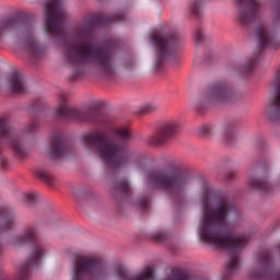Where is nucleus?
<instances>
[{
  "label": "nucleus",
  "instance_id": "423d86ee",
  "mask_svg": "<svg viewBox=\"0 0 280 280\" xmlns=\"http://www.w3.org/2000/svg\"><path fill=\"white\" fill-rule=\"evenodd\" d=\"M148 178L153 189H162L172 196L173 205L177 207V209L185 207V203L187 202L185 198V188L187 187V183H189V174L185 171H175L168 175L150 173Z\"/></svg>",
  "mask_w": 280,
  "mask_h": 280
},
{
  "label": "nucleus",
  "instance_id": "20e7f679",
  "mask_svg": "<svg viewBox=\"0 0 280 280\" xmlns=\"http://www.w3.org/2000/svg\"><path fill=\"white\" fill-rule=\"evenodd\" d=\"M36 24V15L27 13H19L0 19V40L7 32L21 30L24 36L22 49L31 54L35 60L43 56V47L38 45L34 38V25Z\"/></svg>",
  "mask_w": 280,
  "mask_h": 280
},
{
  "label": "nucleus",
  "instance_id": "7ed1b4c3",
  "mask_svg": "<svg viewBox=\"0 0 280 280\" xmlns=\"http://www.w3.org/2000/svg\"><path fill=\"white\" fill-rule=\"evenodd\" d=\"M114 137L120 142H110L104 133L97 131L85 135L83 141L96 147L106 165L119 167V165H126L130 161L128 141L132 139V132L128 128H118L114 130Z\"/></svg>",
  "mask_w": 280,
  "mask_h": 280
},
{
  "label": "nucleus",
  "instance_id": "4c0bfd02",
  "mask_svg": "<svg viewBox=\"0 0 280 280\" xmlns=\"http://www.w3.org/2000/svg\"><path fill=\"white\" fill-rule=\"evenodd\" d=\"M211 58H213V54L207 55L206 61L208 62V65L211 62Z\"/></svg>",
  "mask_w": 280,
  "mask_h": 280
},
{
  "label": "nucleus",
  "instance_id": "c756f323",
  "mask_svg": "<svg viewBox=\"0 0 280 280\" xmlns=\"http://www.w3.org/2000/svg\"><path fill=\"white\" fill-rule=\"evenodd\" d=\"M208 40H211V38L202 34V28H197L195 32L196 45H202L203 43H208Z\"/></svg>",
  "mask_w": 280,
  "mask_h": 280
},
{
  "label": "nucleus",
  "instance_id": "b1692460",
  "mask_svg": "<svg viewBox=\"0 0 280 280\" xmlns=\"http://www.w3.org/2000/svg\"><path fill=\"white\" fill-rule=\"evenodd\" d=\"M34 176L42 180V183H45V185H48V187H51L54 185L55 177L54 175L49 174V172L43 170V168H36L33 172Z\"/></svg>",
  "mask_w": 280,
  "mask_h": 280
},
{
  "label": "nucleus",
  "instance_id": "2f4dec72",
  "mask_svg": "<svg viewBox=\"0 0 280 280\" xmlns=\"http://www.w3.org/2000/svg\"><path fill=\"white\" fill-rule=\"evenodd\" d=\"M25 202H26L27 207H34V205H36V202H38V196L34 195L32 192H28L25 195Z\"/></svg>",
  "mask_w": 280,
  "mask_h": 280
},
{
  "label": "nucleus",
  "instance_id": "f03ea898",
  "mask_svg": "<svg viewBox=\"0 0 280 280\" xmlns=\"http://www.w3.org/2000/svg\"><path fill=\"white\" fill-rule=\"evenodd\" d=\"M62 0H51L46 12V32L50 36L58 38L60 36L63 47L67 49L66 61L74 65L70 75V82H75L80 78H84L86 67L84 62H92L94 67L102 73L106 80H113L117 75V66L113 59V51L117 50V43L107 40L105 45H97L91 40L71 42L65 36L60 28L65 21V14L60 10Z\"/></svg>",
  "mask_w": 280,
  "mask_h": 280
},
{
  "label": "nucleus",
  "instance_id": "a19ab883",
  "mask_svg": "<svg viewBox=\"0 0 280 280\" xmlns=\"http://www.w3.org/2000/svg\"><path fill=\"white\" fill-rule=\"evenodd\" d=\"M278 19H280V2H279V5H278Z\"/></svg>",
  "mask_w": 280,
  "mask_h": 280
},
{
  "label": "nucleus",
  "instance_id": "f3484780",
  "mask_svg": "<svg viewBox=\"0 0 280 280\" xmlns=\"http://www.w3.org/2000/svg\"><path fill=\"white\" fill-rule=\"evenodd\" d=\"M112 196L118 207H124L128 205L132 197L130 196V183L128 179L124 178L119 182L118 186L114 187L112 190Z\"/></svg>",
  "mask_w": 280,
  "mask_h": 280
},
{
  "label": "nucleus",
  "instance_id": "e433bc0d",
  "mask_svg": "<svg viewBox=\"0 0 280 280\" xmlns=\"http://www.w3.org/2000/svg\"><path fill=\"white\" fill-rule=\"evenodd\" d=\"M257 148H259V150H264V148H266V140H264V139L258 140Z\"/></svg>",
  "mask_w": 280,
  "mask_h": 280
},
{
  "label": "nucleus",
  "instance_id": "c9c22d12",
  "mask_svg": "<svg viewBox=\"0 0 280 280\" xmlns=\"http://www.w3.org/2000/svg\"><path fill=\"white\" fill-rule=\"evenodd\" d=\"M0 165L2 167V170H8V160L4 156L0 158Z\"/></svg>",
  "mask_w": 280,
  "mask_h": 280
},
{
  "label": "nucleus",
  "instance_id": "cd10ccee",
  "mask_svg": "<svg viewBox=\"0 0 280 280\" xmlns=\"http://www.w3.org/2000/svg\"><path fill=\"white\" fill-rule=\"evenodd\" d=\"M154 279V269L152 267H145L142 273L138 275L133 280H150Z\"/></svg>",
  "mask_w": 280,
  "mask_h": 280
},
{
  "label": "nucleus",
  "instance_id": "f8f14e48",
  "mask_svg": "<svg viewBox=\"0 0 280 280\" xmlns=\"http://www.w3.org/2000/svg\"><path fill=\"white\" fill-rule=\"evenodd\" d=\"M86 275H91L94 279L104 278V264L100 258L86 256L75 258L72 280H84Z\"/></svg>",
  "mask_w": 280,
  "mask_h": 280
},
{
  "label": "nucleus",
  "instance_id": "ddd939ff",
  "mask_svg": "<svg viewBox=\"0 0 280 280\" xmlns=\"http://www.w3.org/2000/svg\"><path fill=\"white\" fill-rule=\"evenodd\" d=\"M178 132H180V124L174 120L166 121L156 127L155 135L149 136L147 143L152 148H163L167 145Z\"/></svg>",
  "mask_w": 280,
  "mask_h": 280
},
{
  "label": "nucleus",
  "instance_id": "72a5a7b5",
  "mask_svg": "<svg viewBox=\"0 0 280 280\" xmlns=\"http://www.w3.org/2000/svg\"><path fill=\"white\" fill-rule=\"evenodd\" d=\"M224 178L230 183V180H233L235 178V172L229 171L228 173H225Z\"/></svg>",
  "mask_w": 280,
  "mask_h": 280
},
{
  "label": "nucleus",
  "instance_id": "473e14b6",
  "mask_svg": "<svg viewBox=\"0 0 280 280\" xmlns=\"http://www.w3.org/2000/svg\"><path fill=\"white\" fill-rule=\"evenodd\" d=\"M199 132H200V135L209 137L210 135H213V126H211V125H202L199 128Z\"/></svg>",
  "mask_w": 280,
  "mask_h": 280
},
{
  "label": "nucleus",
  "instance_id": "393cba45",
  "mask_svg": "<svg viewBox=\"0 0 280 280\" xmlns=\"http://www.w3.org/2000/svg\"><path fill=\"white\" fill-rule=\"evenodd\" d=\"M202 0H195L189 7V12L197 21H202Z\"/></svg>",
  "mask_w": 280,
  "mask_h": 280
},
{
  "label": "nucleus",
  "instance_id": "9b49d317",
  "mask_svg": "<svg viewBox=\"0 0 280 280\" xmlns=\"http://www.w3.org/2000/svg\"><path fill=\"white\" fill-rule=\"evenodd\" d=\"M126 19H128V14L125 11L108 16L91 13L84 25L78 28V34L79 36H83V38H89L95 34L97 27H104V25H110L113 23H122Z\"/></svg>",
  "mask_w": 280,
  "mask_h": 280
},
{
  "label": "nucleus",
  "instance_id": "bb28decb",
  "mask_svg": "<svg viewBox=\"0 0 280 280\" xmlns=\"http://www.w3.org/2000/svg\"><path fill=\"white\" fill-rule=\"evenodd\" d=\"M148 202H150V195H143L138 198L136 207L140 209L142 213H145L148 211Z\"/></svg>",
  "mask_w": 280,
  "mask_h": 280
},
{
  "label": "nucleus",
  "instance_id": "f257e3e1",
  "mask_svg": "<svg viewBox=\"0 0 280 280\" xmlns=\"http://www.w3.org/2000/svg\"><path fill=\"white\" fill-rule=\"evenodd\" d=\"M203 218L199 226V237L203 244L229 250L230 260L225 265L221 280L233 279V272L240 268V253L248 244L246 235L235 236L233 231L223 228L229 215L237 212V207L222 190L207 186L201 195Z\"/></svg>",
  "mask_w": 280,
  "mask_h": 280
},
{
  "label": "nucleus",
  "instance_id": "c85d7f7f",
  "mask_svg": "<svg viewBox=\"0 0 280 280\" xmlns=\"http://www.w3.org/2000/svg\"><path fill=\"white\" fill-rule=\"evenodd\" d=\"M170 280H189V275L178 268H173Z\"/></svg>",
  "mask_w": 280,
  "mask_h": 280
},
{
  "label": "nucleus",
  "instance_id": "6e6552de",
  "mask_svg": "<svg viewBox=\"0 0 280 280\" xmlns=\"http://www.w3.org/2000/svg\"><path fill=\"white\" fill-rule=\"evenodd\" d=\"M62 105L55 108V117L58 119H69L70 121H82L86 124H108L106 113L102 110V105L94 104L88 109L71 108L67 106V94L61 95Z\"/></svg>",
  "mask_w": 280,
  "mask_h": 280
},
{
  "label": "nucleus",
  "instance_id": "9d476101",
  "mask_svg": "<svg viewBox=\"0 0 280 280\" xmlns=\"http://www.w3.org/2000/svg\"><path fill=\"white\" fill-rule=\"evenodd\" d=\"M256 36L258 38V51L254 57L249 58L246 63L237 67V71L241 75H250V73L255 71V65H257L259 58L264 56L265 49H277L278 47L275 32H265L264 26L258 25L256 27Z\"/></svg>",
  "mask_w": 280,
  "mask_h": 280
},
{
  "label": "nucleus",
  "instance_id": "412c9836",
  "mask_svg": "<svg viewBox=\"0 0 280 280\" xmlns=\"http://www.w3.org/2000/svg\"><path fill=\"white\" fill-rule=\"evenodd\" d=\"M236 130H237V122L235 121H230L224 126L222 139L225 145H233V143L237 141V135L235 133Z\"/></svg>",
  "mask_w": 280,
  "mask_h": 280
},
{
  "label": "nucleus",
  "instance_id": "dca6fc26",
  "mask_svg": "<svg viewBox=\"0 0 280 280\" xmlns=\"http://www.w3.org/2000/svg\"><path fill=\"white\" fill-rule=\"evenodd\" d=\"M273 98L269 103L267 117L273 125L280 124V68L276 71L273 79Z\"/></svg>",
  "mask_w": 280,
  "mask_h": 280
},
{
  "label": "nucleus",
  "instance_id": "1a4fd4ad",
  "mask_svg": "<svg viewBox=\"0 0 280 280\" xmlns=\"http://www.w3.org/2000/svg\"><path fill=\"white\" fill-rule=\"evenodd\" d=\"M23 244H30L31 246H34V250L30 255L28 259L23 265H21L19 269V280H27L30 275V266H33V268H38L40 264H43V250L36 243V228L30 226L24 234L18 235L15 237V246Z\"/></svg>",
  "mask_w": 280,
  "mask_h": 280
},
{
  "label": "nucleus",
  "instance_id": "58836bf2",
  "mask_svg": "<svg viewBox=\"0 0 280 280\" xmlns=\"http://www.w3.org/2000/svg\"><path fill=\"white\" fill-rule=\"evenodd\" d=\"M257 165L262 166V167H267L268 163H266V160H264L262 162H259Z\"/></svg>",
  "mask_w": 280,
  "mask_h": 280
},
{
  "label": "nucleus",
  "instance_id": "ea45409f",
  "mask_svg": "<svg viewBox=\"0 0 280 280\" xmlns=\"http://www.w3.org/2000/svg\"><path fill=\"white\" fill-rule=\"evenodd\" d=\"M83 196H84V197H86V196H93V192L84 191V192H83Z\"/></svg>",
  "mask_w": 280,
  "mask_h": 280
},
{
  "label": "nucleus",
  "instance_id": "f704fd0d",
  "mask_svg": "<svg viewBox=\"0 0 280 280\" xmlns=\"http://www.w3.org/2000/svg\"><path fill=\"white\" fill-rule=\"evenodd\" d=\"M262 279L280 280V272H275V271H272V275H271V276H264Z\"/></svg>",
  "mask_w": 280,
  "mask_h": 280
},
{
  "label": "nucleus",
  "instance_id": "a211bd4d",
  "mask_svg": "<svg viewBox=\"0 0 280 280\" xmlns=\"http://www.w3.org/2000/svg\"><path fill=\"white\" fill-rule=\"evenodd\" d=\"M260 268L252 270L249 277L254 280L262 279L264 277H272V261L270 260V253L265 252L259 255Z\"/></svg>",
  "mask_w": 280,
  "mask_h": 280
},
{
  "label": "nucleus",
  "instance_id": "39448f33",
  "mask_svg": "<svg viewBox=\"0 0 280 280\" xmlns=\"http://www.w3.org/2000/svg\"><path fill=\"white\" fill-rule=\"evenodd\" d=\"M150 38L155 47L153 69L155 73H161L165 69L166 60H171V62L178 61L185 39L178 33H166L164 35L151 33Z\"/></svg>",
  "mask_w": 280,
  "mask_h": 280
},
{
  "label": "nucleus",
  "instance_id": "7c9ffc66",
  "mask_svg": "<svg viewBox=\"0 0 280 280\" xmlns=\"http://www.w3.org/2000/svg\"><path fill=\"white\" fill-rule=\"evenodd\" d=\"M156 110V106L153 105H143L141 106L136 114L138 115H150V113H154Z\"/></svg>",
  "mask_w": 280,
  "mask_h": 280
},
{
  "label": "nucleus",
  "instance_id": "5701e85b",
  "mask_svg": "<svg viewBox=\"0 0 280 280\" xmlns=\"http://www.w3.org/2000/svg\"><path fill=\"white\" fill-rule=\"evenodd\" d=\"M9 85L12 93H25V84L23 83V74L21 72L10 74Z\"/></svg>",
  "mask_w": 280,
  "mask_h": 280
},
{
  "label": "nucleus",
  "instance_id": "4be33fe9",
  "mask_svg": "<svg viewBox=\"0 0 280 280\" xmlns=\"http://www.w3.org/2000/svg\"><path fill=\"white\" fill-rule=\"evenodd\" d=\"M249 189H256V191H260V194H270V189H272V184L268 182V177L250 178L247 183Z\"/></svg>",
  "mask_w": 280,
  "mask_h": 280
},
{
  "label": "nucleus",
  "instance_id": "6ab92c4d",
  "mask_svg": "<svg viewBox=\"0 0 280 280\" xmlns=\"http://www.w3.org/2000/svg\"><path fill=\"white\" fill-rule=\"evenodd\" d=\"M66 154H69V148L65 144L62 136L56 133L50 140V156L56 160L65 156Z\"/></svg>",
  "mask_w": 280,
  "mask_h": 280
},
{
  "label": "nucleus",
  "instance_id": "aec40b11",
  "mask_svg": "<svg viewBox=\"0 0 280 280\" xmlns=\"http://www.w3.org/2000/svg\"><path fill=\"white\" fill-rule=\"evenodd\" d=\"M28 110L34 113L35 117L32 122L26 127V132L30 135H34V132H38L40 128V119L38 118V114L45 110V104L43 103H33L28 106Z\"/></svg>",
  "mask_w": 280,
  "mask_h": 280
},
{
  "label": "nucleus",
  "instance_id": "4468645a",
  "mask_svg": "<svg viewBox=\"0 0 280 280\" xmlns=\"http://www.w3.org/2000/svg\"><path fill=\"white\" fill-rule=\"evenodd\" d=\"M0 139L12 148L16 159H24V156H27V152L23 149L21 140H19V137L14 135L12 127L8 125V120L5 118H0Z\"/></svg>",
  "mask_w": 280,
  "mask_h": 280
},
{
  "label": "nucleus",
  "instance_id": "0eeeda50",
  "mask_svg": "<svg viewBox=\"0 0 280 280\" xmlns=\"http://www.w3.org/2000/svg\"><path fill=\"white\" fill-rule=\"evenodd\" d=\"M237 100H240V93H237L229 82L217 81L208 86L201 94L195 108L199 115H205L207 109L215 104H233V102H237Z\"/></svg>",
  "mask_w": 280,
  "mask_h": 280
},
{
  "label": "nucleus",
  "instance_id": "a878e982",
  "mask_svg": "<svg viewBox=\"0 0 280 280\" xmlns=\"http://www.w3.org/2000/svg\"><path fill=\"white\" fill-rule=\"evenodd\" d=\"M148 237L151 242H154L155 244H161L162 242H166L167 232L160 231V232L150 234Z\"/></svg>",
  "mask_w": 280,
  "mask_h": 280
},
{
  "label": "nucleus",
  "instance_id": "2eb2a0df",
  "mask_svg": "<svg viewBox=\"0 0 280 280\" xmlns=\"http://www.w3.org/2000/svg\"><path fill=\"white\" fill-rule=\"evenodd\" d=\"M235 5L238 10L237 21L242 25L254 23L261 8L257 0H235Z\"/></svg>",
  "mask_w": 280,
  "mask_h": 280
}]
</instances>
